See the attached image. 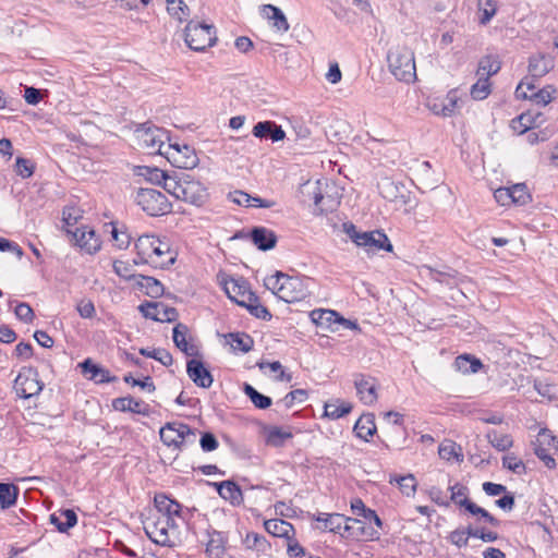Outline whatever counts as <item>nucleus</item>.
Segmentation results:
<instances>
[{"mask_svg": "<svg viewBox=\"0 0 558 558\" xmlns=\"http://www.w3.org/2000/svg\"><path fill=\"white\" fill-rule=\"evenodd\" d=\"M135 247L141 260L156 268H167L173 265L177 258V253L171 250L170 244L155 235H141Z\"/></svg>", "mask_w": 558, "mask_h": 558, "instance_id": "1", "label": "nucleus"}, {"mask_svg": "<svg viewBox=\"0 0 558 558\" xmlns=\"http://www.w3.org/2000/svg\"><path fill=\"white\" fill-rule=\"evenodd\" d=\"M166 191L178 199L201 206L207 198L206 187L191 174L181 173L166 183Z\"/></svg>", "mask_w": 558, "mask_h": 558, "instance_id": "2", "label": "nucleus"}, {"mask_svg": "<svg viewBox=\"0 0 558 558\" xmlns=\"http://www.w3.org/2000/svg\"><path fill=\"white\" fill-rule=\"evenodd\" d=\"M387 61L389 70L398 80L412 83L416 78V66L413 51L400 43L390 46Z\"/></svg>", "mask_w": 558, "mask_h": 558, "instance_id": "3", "label": "nucleus"}, {"mask_svg": "<svg viewBox=\"0 0 558 558\" xmlns=\"http://www.w3.org/2000/svg\"><path fill=\"white\" fill-rule=\"evenodd\" d=\"M265 286L287 303H294L306 296V289L300 278L290 277L280 271L267 277Z\"/></svg>", "mask_w": 558, "mask_h": 558, "instance_id": "4", "label": "nucleus"}, {"mask_svg": "<svg viewBox=\"0 0 558 558\" xmlns=\"http://www.w3.org/2000/svg\"><path fill=\"white\" fill-rule=\"evenodd\" d=\"M178 522L172 519L150 515L144 523L147 536L156 544L172 546L178 539Z\"/></svg>", "mask_w": 558, "mask_h": 558, "instance_id": "5", "label": "nucleus"}, {"mask_svg": "<svg viewBox=\"0 0 558 558\" xmlns=\"http://www.w3.org/2000/svg\"><path fill=\"white\" fill-rule=\"evenodd\" d=\"M134 134L138 147L146 150L148 154H159L163 156L165 146L170 144L167 131L147 123L138 126Z\"/></svg>", "mask_w": 558, "mask_h": 558, "instance_id": "6", "label": "nucleus"}, {"mask_svg": "<svg viewBox=\"0 0 558 558\" xmlns=\"http://www.w3.org/2000/svg\"><path fill=\"white\" fill-rule=\"evenodd\" d=\"M134 199L143 211L153 217L163 216L171 211V203L167 196L155 189H140Z\"/></svg>", "mask_w": 558, "mask_h": 558, "instance_id": "7", "label": "nucleus"}, {"mask_svg": "<svg viewBox=\"0 0 558 558\" xmlns=\"http://www.w3.org/2000/svg\"><path fill=\"white\" fill-rule=\"evenodd\" d=\"M345 232L350 236V239L361 247H364L367 252H378L386 251L391 252L392 245L388 239V236L379 230L368 231V232H360L356 230L355 226H344Z\"/></svg>", "mask_w": 558, "mask_h": 558, "instance_id": "8", "label": "nucleus"}, {"mask_svg": "<svg viewBox=\"0 0 558 558\" xmlns=\"http://www.w3.org/2000/svg\"><path fill=\"white\" fill-rule=\"evenodd\" d=\"M160 439L167 447L181 449L187 444H194L196 432L181 422H170L159 430Z\"/></svg>", "mask_w": 558, "mask_h": 558, "instance_id": "9", "label": "nucleus"}, {"mask_svg": "<svg viewBox=\"0 0 558 558\" xmlns=\"http://www.w3.org/2000/svg\"><path fill=\"white\" fill-rule=\"evenodd\" d=\"M165 147L163 157H166L172 166L180 169H193L197 166L198 157L191 146L170 142V144Z\"/></svg>", "mask_w": 558, "mask_h": 558, "instance_id": "10", "label": "nucleus"}, {"mask_svg": "<svg viewBox=\"0 0 558 558\" xmlns=\"http://www.w3.org/2000/svg\"><path fill=\"white\" fill-rule=\"evenodd\" d=\"M44 384L39 380L38 372L24 367L14 380V390L20 398L28 399L40 393Z\"/></svg>", "mask_w": 558, "mask_h": 558, "instance_id": "11", "label": "nucleus"}, {"mask_svg": "<svg viewBox=\"0 0 558 558\" xmlns=\"http://www.w3.org/2000/svg\"><path fill=\"white\" fill-rule=\"evenodd\" d=\"M558 452V440L548 429H542L535 440L534 453L548 469L556 468L554 453Z\"/></svg>", "mask_w": 558, "mask_h": 558, "instance_id": "12", "label": "nucleus"}, {"mask_svg": "<svg viewBox=\"0 0 558 558\" xmlns=\"http://www.w3.org/2000/svg\"><path fill=\"white\" fill-rule=\"evenodd\" d=\"M354 386L359 399L366 405L374 404L378 399L377 381L375 378L365 375H357L354 378Z\"/></svg>", "mask_w": 558, "mask_h": 558, "instance_id": "13", "label": "nucleus"}, {"mask_svg": "<svg viewBox=\"0 0 558 558\" xmlns=\"http://www.w3.org/2000/svg\"><path fill=\"white\" fill-rule=\"evenodd\" d=\"M138 308L144 317L157 322H173L178 316L175 308L161 302H148L141 304Z\"/></svg>", "mask_w": 558, "mask_h": 558, "instance_id": "14", "label": "nucleus"}, {"mask_svg": "<svg viewBox=\"0 0 558 558\" xmlns=\"http://www.w3.org/2000/svg\"><path fill=\"white\" fill-rule=\"evenodd\" d=\"M225 291L229 299L240 306L254 301V293L248 290L246 282L242 279L231 278L227 280L225 282Z\"/></svg>", "mask_w": 558, "mask_h": 558, "instance_id": "15", "label": "nucleus"}, {"mask_svg": "<svg viewBox=\"0 0 558 558\" xmlns=\"http://www.w3.org/2000/svg\"><path fill=\"white\" fill-rule=\"evenodd\" d=\"M315 520L323 523V530L333 533H341L342 530L349 532L352 526L347 523L359 522L357 519L348 518L340 513H318Z\"/></svg>", "mask_w": 558, "mask_h": 558, "instance_id": "16", "label": "nucleus"}, {"mask_svg": "<svg viewBox=\"0 0 558 558\" xmlns=\"http://www.w3.org/2000/svg\"><path fill=\"white\" fill-rule=\"evenodd\" d=\"M155 502V512L151 514L154 517H165L168 519H172L174 522L181 518V506L175 500L170 499L168 496L163 494H157L154 498Z\"/></svg>", "mask_w": 558, "mask_h": 558, "instance_id": "17", "label": "nucleus"}, {"mask_svg": "<svg viewBox=\"0 0 558 558\" xmlns=\"http://www.w3.org/2000/svg\"><path fill=\"white\" fill-rule=\"evenodd\" d=\"M76 244L88 254H94L100 250L101 242L95 231L89 227H81L73 233Z\"/></svg>", "mask_w": 558, "mask_h": 558, "instance_id": "18", "label": "nucleus"}, {"mask_svg": "<svg viewBox=\"0 0 558 558\" xmlns=\"http://www.w3.org/2000/svg\"><path fill=\"white\" fill-rule=\"evenodd\" d=\"M544 122V117L541 112L529 110L521 113L518 118L511 121V129L514 133L521 135L529 130L539 126Z\"/></svg>", "mask_w": 558, "mask_h": 558, "instance_id": "19", "label": "nucleus"}, {"mask_svg": "<svg viewBox=\"0 0 558 558\" xmlns=\"http://www.w3.org/2000/svg\"><path fill=\"white\" fill-rule=\"evenodd\" d=\"M186 372L189 377L202 388H209L213 384V376L204 364L195 359H192L186 364Z\"/></svg>", "mask_w": 558, "mask_h": 558, "instance_id": "20", "label": "nucleus"}, {"mask_svg": "<svg viewBox=\"0 0 558 558\" xmlns=\"http://www.w3.org/2000/svg\"><path fill=\"white\" fill-rule=\"evenodd\" d=\"M252 134L257 138H270L272 142H279L286 137L283 129L274 121L257 122Z\"/></svg>", "mask_w": 558, "mask_h": 558, "instance_id": "21", "label": "nucleus"}, {"mask_svg": "<svg viewBox=\"0 0 558 558\" xmlns=\"http://www.w3.org/2000/svg\"><path fill=\"white\" fill-rule=\"evenodd\" d=\"M260 15L272 23L277 32H288L289 23L283 12L272 4H264L259 8Z\"/></svg>", "mask_w": 558, "mask_h": 558, "instance_id": "22", "label": "nucleus"}, {"mask_svg": "<svg viewBox=\"0 0 558 558\" xmlns=\"http://www.w3.org/2000/svg\"><path fill=\"white\" fill-rule=\"evenodd\" d=\"M83 375L96 384L110 383L113 378L110 376L108 369L95 364L92 360L87 359L80 364Z\"/></svg>", "mask_w": 558, "mask_h": 558, "instance_id": "23", "label": "nucleus"}, {"mask_svg": "<svg viewBox=\"0 0 558 558\" xmlns=\"http://www.w3.org/2000/svg\"><path fill=\"white\" fill-rule=\"evenodd\" d=\"M555 66L554 58L548 54L538 53L532 56L529 62V72L533 77H543Z\"/></svg>", "mask_w": 558, "mask_h": 558, "instance_id": "24", "label": "nucleus"}, {"mask_svg": "<svg viewBox=\"0 0 558 558\" xmlns=\"http://www.w3.org/2000/svg\"><path fill=\"white\" fill-rule=\"evenodd\" d=\"M215 488L221 498L232 505H240L243 501V495L240 487L231 481H223L221 483H214Z\"/></svg>", "mask_w": 558, "mask_h": 558, "instance_id": "25", "label": "nucleus"}, {"mask_svg": "<svg viewBox=\"0 0 558 558\" xmlns=\"http://www.w3.org/2000/svg\"><path fill=\"white\" fill-rule=\"evenodd\" d=\"M112 405L114 410L121 412H132L144 415L148 413V404L132 397L117 398L113 400Z\"/></svg>", "mask_w": 558, "mask_h": 558, "instance_id": "26", "label": "nucleus"}, {"mask_svg": "<svg viewBox=\"0 0 558 558\" xmlns=\"http://www.w3.org/2000/svg\"><path fill=\"white\" fill-rule=\"evenodd\" d=\"M187 327L183 324H178L173 328V342L183 353L189 356L197 354V348L187 340Z\"/></svg>", "mask_w": 558, "mask_h": 558, "instance_id": "27", "label": "nucleus"}, {"mask_svg": "<svg viewBox=\"0 0 558 558\" xmlns=\"http://www.w3.org/2000/svg\"><path fill=\"white\" fill-rule=\"evenodd\" d=\"M266 444L272 447H281L292 438V433L288 427L267 426L264 428Z\"/></svg>", "mask_w": 558, "mask_h": 558, "instance_id": "28", "label": "nucleus"}, {"mask_svg": "<svg viewBox=\"0 0 558 558\" xmlns=\"http://www.w3.org/2000/svg\"><path fill=\"white\" fill-rule=\"evenodd\" d=\"M352 404L340 399L330 400L324 405V416L330 420H339L352 411Z\"/></svg>", "mask_w": 558, "mask_h": 558, "instance_id": "29", "label": "nucleus"}, {"mask_svg": "<svg viewBox=\"0 0 558 558\" xmlns=\"http://www.w3.org/2000/svg\"><path fill=\"white\" fill-rule=\"evenodd\" d=\"M252 241L259 250L267 251L275 247L277 238L271 230L258 227L252 231Z\"/></svg>", "mask_w": 558, "mask_h": 558, "instance_id": "30", "label": "nucleus"}, {"mask_svg": "<svg viewBox=\"0 0 558 558\" xmlns=\"http://www.w3.org/2000/svg\"><path fill=\"white\" fill-rule=\"evenodd\" d=\"M453 366L463 375H469L477 373L483 367V364L474 355L462 354L456 357Z\"/></svg>", "mask_w": 558, "mask_h": 558, "instance_id": "31", "label": "nucleus"}, {"mask_svg": "<svg viewBox=\"0 0 558 558\" xmlns=\"http://www.w3.org/2000/svg\"><path fill=\"white\" fill-rule=\"evenodd\" d=\"M50 522L57 526L58 531L64 533L77 523V517L73 510L66 509L59 513H52Z\"/></svg>", "mask_w": 558, "mask_h": 558, "instance_id": "32", "label": "nucleus"}, {"mask_svg": "<svg viewBox=\"0 0 558 558\" xmlns=\"http://www.w3.org/2000/svg\"><path fill=\"white\" fill-rule=\"evenodd\" d=\"M313 324L324 328H331L333 324L338 323L339 314L332 310H314L310 314Z\"/></svg>", "mask_w": 558, "mask_h": 558, "instance_id": "33", "label": "nucleus"}, {"mask_svg": "<svg viewBox=\"0 0 558 558\" xmlns=\"http://www.w3.org/2000/svg\"><path fill=\"white\" fill-rule=\"evenodd\" d=\"M354 432L359 438L368 441L376 432L374 416L372 414L362 415L354 425Z\"/></svg>", "mask_w": 558, "mask_h": 558, "instance_id": "34", "label": "nucleus"}, {"mask_svg": "<svg viewBox=\"0 0 558 558\" xmlns=\"http://www.w3.org/2000/svg\"><path fill=\"white\" fill-rule=\"evenodd\" d=\"M265 530L276 536V537H290V534L293 532V526L291 523L280 520V519H270L264 522Z\"/></svg>", "mask_w": 558, "mask_h": 558, "instance_id": "35", "label": "nucleus"}, {"mask_svg": "<svg viewBox=\"0 0 558 558\" xmlns=\"http://www.w3.org/2000/svg\"><path fill=\"white\" fill-rule=\"evenodd\" d=\"M228 343L234 352L247 353L252 350L254 341L244 332L229 333Z\"/></svg>", "mask_w": 558, "mask_h": 558, "instance_id": "36", "label": "nucleus"}, {"mask_svg": "<svg viewBox=\"0 0 558 558\" xmlns=\"http://www.w3.org/2000/svg\"><path fill=\"white\" fill-rule=\"evenodd\" d=\"M500 70V60L497 56L488 54L483 57L478 62L476 75L484 76L489 80Z\"/></svg>", "mask_w": 558, "mask_h": 558, "instance_id": "37", "label": "nucleus"}, {"mask_svg": "<svg viewBox=\"0 0 558 558\" xmlns=\"http://www.w3.org/2000/svg\"><path fill=\"white\" fill-rule=\"evenodd\" d=\"M395 482L398 484L401 493L404 496H407V497L414 496V494L416 492V487H417V483H416L414 475L408 474L404 476H398V475L390 476L389 483L392 484Z\"/></svg>", "mask_w": 558, "mask_h": 558, "instance_id": "38", "label": "nucleus"}, {"mask_svg": "<svg viewBox=\"0 0 558 558\" xmlns=\"http://www.w3.org/2000/svg\"><path fill=\"white\" fill-rule=\"evenodd\" d=\"M19 495V488L13 484L0 483V506L8 509L15 505Z\"/></svg>", "mask_w": 558, "mask_h": 558, "instance_id": "39", "label": "nucleus"}, {"mask_svg": "<svg viewBox=\"0 0 558 558\" xmlns=\"http://www.w3.org/2000/svg\"><path fill=\"white\" fill-rule=\"evenodd\" d=\"M556 93L557 90L554 86L547 85L532 93L529 99L536 106L545 107L555 99Z\"/></svg>", "mask_w": 558, "mask_h": 558, "instance_id": "40", "label": "nucleus"}, {"mask_svg": "<svg viewBox=\"0 0 558 558\" xmlns=\"http://www.w3.org/2000/svg\"><path fill=\"white\" fill-rule=\"evenodd\" d=\"M492 92V84L487 77L478 76L476 83L471 86L470 95L474 100H483Z\"/></svg>", "mask_w": 558, "mask_h": 558, "instance_id": "41", "label": "nucleus"}, {"mask_svg": "<svg viewBox=\"0 0 558 558\" xmlns=\"http://www.w3.org/2000/svg\"><path fill=\"white\" fill-rule=\"evenodd\" d=\"M449 490L451 493V501L460 507H464L465 510H468V505L473 504L469 500V490L464 485L456 483L449 487Z\"/></svg>", "mask_w": 558, "mask_h": 558, "instance_id": "42", "label": "nucleus"}, {"mask_svg": "<svg viewBox=\"0 0 558 558\" xmlns=\"http://www.w3.org/2000/svg\"><path fill=\"white\" fill-rule=\"evenodd\" d=\"M167 11L181 23L189 16L190 9L183 0H167Z\"/></svg>", "mask_w": 558, "mask_h": 558, "instance_id": "43", "label": "nucleus"}, {"mask_svg": "<svg viewBox=\"0 0 558 558\" xmlns=\"http://www.w3.org/2000/svg\"><path fill=\"white\" fill-rule=\"evenodd\" d=\"M461 448L457 446L451 440H445L439 445L438 454L441 459L451 461V460H460L461 457Z\"/></svg>", "mask_w": 558, "mask_h": 558, "instance_id": "44", "label": "nucleus"}, {"mask_svg": "<svg viewBox=\"0 0 558 558\" xmlns=\"http://www.w3.org/2000/svg\"><path fill=\"white\" fill-rule=\"evenodd\" d=\"M460 97L456 89L450 90L444 98V117H452L460 109Z\"/></svg>", "mask_w": 558, "mask_h": 558, "instance_id": "45", "label": "nucleus"}, {"mask_svg": "<svg viewBox=\"0 0 558 558\" xmlns=\"http://www.w3.org/2000/svg\"><path fill=\"white\" fill-rule=\"evenodd\" d=\"M244 392L252 403L258 409H267L271 405V399L258 392L253 386L245 384Z\"/></svg>", "mask_w": 558, "mask_h": 558, "instance_id": "46", "label": "nucleus"}, {"mask_svg": "<svg viewBox=\"0 0 558 558\" xmlns=\"http://www.w3.org/2000/svg\"><path fill=\"white\" fill-rule=\"evenodd\" d=\"M244 544L250 549H256L263 553L270 549L269 542L264 536L254 532L246 534Z\"/></svg>", "mask_w": 558, "mask_h": 558, "instance_id": "47", "label": "nucleus"}, {"mask_svg": "<svg viewBox=\"0 0 558 558\" xmlns=\"http://www.w3.org/2000/svg\"><path fill=\"white\" fill-rule=\"evenodd\" d=\"M186 46L194 51H205L217 43V37H184Z\"/></svg>", "mask_w": 558, "mask_h": 558, "instance_id": "48", "label": "nucleus"}, {"mask_svg": "<svg viewBox=\"0 0 558 558\" xmlns=\"http://www.w3.org/2000/svg\"><path fill=\"white\" fill-rule=\"evenodd\" d=\"M146 173H143L147 178V180L154 184L162 185L166 190V183L169 180H173L174 175H169L166 172L157 169V168H145Z\"/></svg>", "mask_w": 558, "mask_h": 558, "instance_id": "49", "label": "nucleus"}, {"mask_svg": "<svg viewBox=\"0 0 558 558\" xmlns=\"http://www.w3.org/2000/svg\"><path fill=\"white\" fill-rule=\"evenodd\" d=\"M509 192L511 193V201L514 205H524L530 199L525 184H514L509 187Z\"/></svg>", "mask_w": 558, "mask_h": 558, "instance_id": "50", "label": "nucleus"}, {"mask_svg": "<svg viewBox=\"0 0 558 558\" xmlns=\"http://www.w3.org/2000/svg\"><path fill=\"white\" fill-rule=\"evenodd\" d=\"M140 284L146 289V293L151 298H158L163 292L162 284L153 277H142Z\"/></svg>", "mask_w": 558, "mask_h": 558, "instance_id": "51", "label": "nucleus"}, {"mask_svg": "<svg viewBox=\"0 0 558 558\" xmlns=\"http://www.w3.org/2000/svg\"><path fill=\"white\" fill-rule=\"evenodd\" d=\"M487 437L489 439V442L500 451H505L512 446V439L509 435L493 432L489 433Z\"/></svg>", "mask_w": 558, "mask_h": 558, "instance_id": "52", "label": "nucleus"}, {"mask_svg": "<svg viewBox=\"0 0 558 558\" xmlns=\"http://www.w3.org/2000/svg\"><path fill=\"white\" fill-rule=\"evenodd\" d=\"M502 465L504 468L512 471L515 474L521 475L525 473V464L520 458L512 453L507 454L502 458Z\"/></svg>", "mask_w": 558, "mask_h": 558, "instance_id": "53", "label": "nucleus"}, {"mask_svg": "<svg viewBox=\"0 0 558 558\" xmlns=\"http://www.w3.org/2000/svg\"><path fill=\"white\" fill-rule=\"evenodd\" d=\"M243 307H246L250 311V313L257 318L267 319L271 317L269 311L258 302V299L255 295L254 301L245 303Z\"/></svg>", "mask_w": 558, "mask_h": 558, "instance_id": "54", "label": "nucleus"}, {"mask_svg": "<svg viewBox=\"0 0 558 558\" xmlns=\"http://www.w3.org/2000/svg\"><path fill=\"white\" fill-rule=\"evenodd\" d=\"M468 512H470L472 515H476L480 518V520H484L485 522L496 526L498 525V520L494 518L490 513H488L484 508L477 506L476 504H470L468 505Z\"/></svg>", "mask_w": 558, "mask_h": 558, "instance_id": "55", "label": "nucleus"}, {"mask_svg": "<svg viewBox=\"0 0 558 558\" xmlns=\"http://www.w3.org/2000/svg\"><path fill=\"white\" fill-rule=\"evenodd\" d=\"M478 10L483 12L482 23L488 22L496 13L497 5L494 0H477Z\"/></svg>", "mask_w": 558, "mask_h": 558, "instance_id": "56", "label": "nucleus"}, {"mask_svg": "<svg viewBox=\"0 0 558 558\" xmlns=\"http://www.w3.org/2000/svg\"><path fill=\"white\" fill-rule=\"evenodd\" d=\"M265 367H268L269 371L275 374V378L277 380L291 381V379H292V375L287 374L284 372L283 366L281 365V363L279 361L260 364V368H265Z\"/></svg>", "mask_w": 558, "mask_h": 558, "instance_id": "57", "label": "nucleus"}, {"mask_svg": "<svg viewBox=\"0 0 558 558\" xmlns=\"http://www.w3.org/2000/svg\"><path fill=\"white\" fill-rule=\"evenodd\" d=\"M111 236L116 246L120 250H124L130 245V235L125 231L118 229L114 225H112Z\"/></svg>", "mask_w": 558, "mask_h": 558, "instance_id": "58", "label": "nucleus"}, {"mask_svg": "<svg viewBox=\"0 0 558 558\" xmlns=\"http://www.w3.org/2000/svg\"><path fill=\"white\" fill-rule=\"evenodd\" d=\"M184 31L186 33L202 31V32H205L207 34H210L211 32H214V33L216 32V27H215V25L213 23H208V22H205V21L201 22V21L191 20L186 24Z\"/></svg>", "mask_w": 558, "mask_h": 558, "instance_id": "59", "label": "nucleus"}, {"mask_svg": "<svg viewBox=\"0 0 558 558\" xmlns=\"http://www.w3.org/2000/svg\"><path fill=\"white\" fill-rule=\"evenodd\" d=\"M113 270L119 277L125 280L133 278V266L128 262L114 260Z\"/></svg>", "mask_w": 558, "mask_h": 558, "instance_id": "60", "label": "nucleus"}, {"mask_svg": "<svg viewBox=\"0 0 558 558\" xmlns=\"http://www.w3.org/2000/svg\"><path fill=\"white\" fill-rule=\"evenodd\" d=\"M15 171L24 179L29 178L34 172V166L29 160L23 157H17L15 161Z\"/></svg>", "mask_w": 558, "mask_h": 558, "instance_id": "61", "label": "nucleus"}, {"mask_svg": "<svg viewBox=\"0 0 558 558\" xmlns=\"http://www.w3.org/2000/svg\"><path fill=\"white\" fill-rule=\"evenodd\" d=\"M535 86L529 81H522L515 88V97L518 99H529L532 93H535Z\"/></svg>", "mask_w": 558, "mask_h": 558, "instance_id": "62", "label": "nucleus"}, {"mask_svg": "<svg viewBox=\"0 0 558 558\" xmlns=\"http://www.w3.org/2000/svg\"><path fill=\"white\" fill-rule=\"evenodd\" d=\"M15 315L19 319L31 323L34 318V312L32 307L26 303H20L15 307Z\"/></svg>", "mask_w": 558, "mask_h": 558, "instance_id": "63", "label": "nucleus"}, {"mask_svg": "<svg viewBox=\"0 0 558 558\" xmlns=\"http://www.w3.org/2000/svg\"><path fill=\"white\" fill-rule=\"evenodd\" d=\"M76 310L83 318H92L96 312L93 302L89 300H81L76 305Z\"/></svg>", "mask_w": 558, "mask_h": 558, "instance_id": "64", "label": "nucleus"}]
</instances>
